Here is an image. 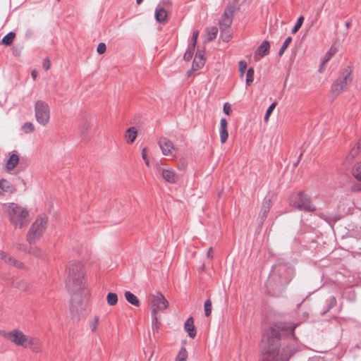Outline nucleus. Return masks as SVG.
I'll return each mask as SVG.
<instances>
[{"mask_svg":"<svg viewBox=\"0 0 361 361\" xmlns=\"http://www.w3.org/2000/svg\"><path fill=\"white\" fill-rule=\"evenodd\" d=\"M296 326V324L283 322L271 326L262 338L261 361H289L297 349L292 345L280 343L281 332L288 331L294 336Z\"/></svg>","mask_w":361,"mask_h":361,"instance_id":"1","label":"nucleus"},{"mask_svg":"<svg viewBox=\"0 0 361 361\" xmlns=\"http://www.w3.org/2000/svg\"><path fill=\"white\" fill-rule=\"evenodd\" d=\"M66 286L73 293L71 311L73 315L78 314L86 307L87 292L83 265L81 262H71L66 270Z\"/></svg>","mask_w":361,"mask_h":361,"instance_id":"2","label":"nucleus"},{"mask_svg":"<svg viewBox=\"0 0 361 361\" xmlns=\"http://www.w3.org/2000/svg\"><path fill=\"white\" fill-rule=\"evenodd\" d=\"M0 336L13 343L15 346L30 348L35 353L42 351V345L39 339L26 335L19 329H13L8 331H0Z\"/></svg>","mask_w":361,"mask_h":361,"instance_id":"3","label":"nucleus"},{"mask_svg":"<svg viewBox=\"0 0 361 361\" xmlns=\"http://www.w3.org/2000/svg\"><path fill=\"white\" fill-rule=\"evenodd\" d=\"M3 210L15 229H21L28 225L30 211L25 207L15 202H8L3 204Z\"/></svg>","mask_w":361,"mask_h":361,"instance_id":"4","label":"nucleus"},{"mask_svg":"<svg viewBox=\"0 0 361 361\" xmlns=\"http://www.w3.org/2000/svg\"><path fill=\"white\" fill-rule=\"evenodd\" d=\"M48 218L45 215L39 216L32 223L27 234V241L35 243L42 236L47 229Z\"/></svg>","mask_w":361,"mask_h":361,"instance_id":"5","label":"nucleus"},{"mask_svg":"<svg viewBox=\"0 0 361 361\" xmlns=\"http://www.w3.org/2000/svg\"><path fill=\"white\" fill-rule=\"evenodd\" d=\"M169 307V302L165 298L164 295L160 292H156L154 294L151 295L150 307L152 311V325L158 326V317L157 312L159 311H164Z\"/></svg>","mask_w":361,"mask_h":361,"instance_id":"6","label":"nucleus"},{"mask_svg":"<svg viewBox=\"0 0 361 361\" xmlns=\"http://www.w3.org/2000/svg\"><path fill=\"white\" fill-rule=\"evenodd\" d=\"M290 204L292 207L305 212H314L316 210L310 197L302 192L293 194L290 198Z\"/></svg>","mask_w":361,"mask_h":361,"instance_id":"7","label":"nucleus"},{"mask_svg":"<svg viewBox=\"0 0 361 361\" xmlns=\"http://www.w3.org/2000/svg\"><path fill=\"white\" fill-rule=\"evenodd\" d=\"M352 80V71L350 67H346L342 71L340 77L332 84L331 87V93L335 97L338 96L347 85L351 83Z\"/></svg>","mask_w":361,"mask_h":361,"instance_id":"8","label":"nucleus"},{"mask_svg":"<svg viewBox=\"0 0 361 361\" xmlns=\"http://www.w3.org/2000/svg\"><path fill=\"white\" fill-rule=\"evenodd\" d=\"M158 144L164 156L172 157L173 158L176 157L178 149L169 138L166 137H160Z\"/></svg>","mask_w":361,"mask_h":361,"instance_id":"9","label":"nucleus"},{"mask_svg":"<svg viewBox=\"0 0 361 361\" xmlns=\"http://www.w3.org/2000/svg\"><path fill=\"white\" fill-rule=\"evenodd\" d=\"M162 178L169 183H176L178 179V175L171 167L161 169L159 170Z\"/></svg>","mask_w":361,"mask_h":361,"instance_id":"10","label":"nucleus"},{"mask_svg":"<svg viewBox=\"0 0 361 361\" xmlns=\"http://www.w3.org/2000/svg\"><path fill=\"white\" fill-rule=\"evenodd\" d=\"M233 18V11L231 9H226L219 20L220 29H230Z\"/></svg>","mask_w":361,"mask_h":361,"instance_id":"11","label":"nucleus"},{"mask_svg":"<svg viewBox=\"0 0 361 361\" xmlns=\"http://www.w3.org/2000/svg\"><path fill=\"white\" fill-rule=\"evenodd\" d=\"M16 191L15 187L7 180L0 179V195L5 193H13Z\"/></svg>","mask_w":361,"mask_h":361,"instance_id":"12","label":"nucleus"},{"mask_svg":"<svg viewBox=\"0 0 361 361\" xmlns=\"http://www.w3.org/2000/svg\"><path fill=\"white\" fill-rule=\"evenodd\" d=\"M227 126H228V123H227L226 119L224 118H221V121H220L219 134H220L221 142L222 144L226 142V141L228 137V131H227Z\"/></svg>","mask_w":361,"mask_h":361,"instance_id":"13","label":"nucleus"},{"mask_svg":"<svg viewBox=\"0 0 361 361\" xmlns=\"http://www.w3.org/2000/svg\"><path fill=\"white\" fill-rule=\"evenodd\" d=\"M270 44L268 41H264L261 45L257 48L255 57L257 58L259 56V58H262L267 55L269 52Z\"/></svg>","mask_w":361,"mask_h":361,"instance_id":"14","label":"nucleus"},{"mask_svg":"<svg viewBox=\"0 0 361 361\" xmlns=\"http://www.w3.org/2000/svg\"><path fill=\"white\" fill-rule=\"evenodd\" d=\"M271 200H266L262 206L261 212L259 216V221L262 223L265 219L267 218V213L271 209Z\"/></svg>","mask_w":361,"mask_h":361,"instance_id":"15","label":"nucleus"},{"mask_svg":"<svg viewBox=\"0 0 361 361\" xmlns=\"http://www.w3.org/2000/svg\"><path fill=\"white\" fill-rule=\"evenodd\" d=\"M19 163V157L16 154H12L6 163V169L8 171H12Z\"/></svg>","mask_w":361,"mask_h":361,"instance_id":"16","label":"nucleus"},{"mask_svg":"<svg viewBox=\"0 0 361 361\" xmlns=\"http://www.w3.org/2000/svg\"><path fill=\"white\" fill-rule=\"evenodd\" d=\"M184 327L190 337L194 338L196 336V330L192 317H190L186 320Z\"/></svg>","mask_w":361,"mask_h":361,"instance_id":"17","label":"nucleus"},{"mask_svg":"<svg viewBox=\"0 0 361 361\" xmlns=\"http://www.w3.org/2000/svg\"><path fill=\"white\" fill-rule=\"evenodd\" d=\"M204 59L203 57V54H202L201 52L197 53L192 62V69L194 71L200 69L202 67L204 66Z\"/></svg>","mask_w":361,"mask_h":361,"instance_id":"18","label":"nucleus"},{"mask_svg":"<svg viewBox=\"0 0 361 361\" xmlns=\"http://www.w3.org/2000/svg\"><path fill=\"white\" fill-rule=\"evenodd\" d=\"M137 135V131L136 130L135 127H131L127 129V130L125 133L124 137L126 140V142L129 144L133 143Z\"/></svg>","mask_w":361,"mask_h":361,"instance_id":"19","label":"nucleus"},{"mask_svg":"<svg viewBox=\"0 0 361 361\" xmlns=\"http://www.w3.org/2000/svg\"><path fill=\"white\" fill-rule=\"evenodd\" d=\"M167 12L164 8H157L155 11V18L157 21L164 23L167 20Z\"/></svg>","mask_w":361,"mask_h":361,"instance_id":"20","label":"nucleus"},{"mask_svg":"<svg viewBox=\"0 0 361 361\" xmlns=\"http://www.w3.org/2000/svg\"><path fill=\"white\" fill-rule=\"evenodd\" d=\"M35 113H49V105L44 101L39 100L35 103Z\"/></svg>","mask_w":361,"mask_h":361,"instance_id":"21","label":"nucleus"},{"mask_svg":"<svg viewBox=\"0 0 361 361\" xmlns=\"http://www.w3.org/2000/svg\"><path fill=\"white\" fill-rule=\"evenodd\" d=\"M126 300L131 305L138 307L140 305V300L136 295L130 291H126L124 293Z\"/></svg>","mask_w":361,"mask_h":361,"instance_id":"22","label":"nucleus"},{"mask_svg":"<svg viewBox=\"0 0 361 361\" xmlns=\"http://www.w3.org/2000/svg\"><path fill=\"white\" fill-rule=\"evenodd\" d=\"M4 262L9 265H11L18 269H23L25 267V265L23 262L18 261L8 255H7L6 258H5Z\"/></svg>","mask_w":361,"mask_h":361,"instance_id":"23","label":"nucleus"},{"mask_svg":"<svg viewBox=\"0 0 361 361\" xmlns=\"http://www.w3.org/2000/svg\"><path fill=\"white\" fill-rule=\"evenodd\" d=\"M15 37L16 33L13 32H10L2 38L1 44L9 46L13 43Z\"/></svg>","mask_w":361,"mask_h":361,"instance_id":"24","label":"nucleus"},{"mask_svg":"<svg viewBox=\"0 0 361 361\" xmlns=\"http://www.w3.org/2000/svg\"><path fill=\"white\" fill-rule=\"evenodd\" d=\"M37 123L42 126H46L50 120L49 114H35Z\"/></svg>","mask_w":361,"mask_h":361,"instance_id":"25","label":"nucleus"},{"mask_svg":"<svg viewBox=\"0 0 361 361\" xmlns=\"http://www.w3.org/2000/svg\"><path fill=\"white\" fill-rule=\"evenodd\" d=\"M208 40L212 42L216 38L218 34V28L215 26L207 28Z\"/></svg>","mask_w":361,"mask_h":361,"instance_id":"26","label":"nucleus"},{"mask_svg":"<svg viewBox=\"0 0 361 361\" xmlns=\"http://www.w3.org/2000/svg\"><path fill=\"white\" fill-rule=\"evenodd\" d=\"M188 358V352H187V350L185 347H182L176 359H175V361H186Z\"/></svg>","mask_w":361,"mask_h":361,"instance_id":"27","label":"nucleus"},{"mask_svg":"<svg viewBox=\"0 0 361 361\" xmlns=\"http://www.w3.org/2000/svg\"><path fill=\"white\" fill-rule=\"evenodd\" d=\"M254 68L252 67H250L248 68L247 73H246V85L247 86H250L253 80H254Z\"/></svg>","mask_w":361,"mask_h":361,"instance_id":"28","label":"nucleus"},{"mask_svg":"<svg viewBox=\"0 0 361 361\" xmlns=\"http://www.w3.org/2000/svg\"><path fill=\"white\" fill-rule=\"evenodd\" d=\"M106 300L109 305H116L118 302V296L114 293H109L106 296Z\"/></svg>","mask_w":361,"mask_h":361,"instance_id":"29","label":"nucleus"},{"mask_svg":"<svg viewBox=\"0 0 361 361\" xmlns=\"http://www.w3.org/2000/svg\"><path fill=\"white\" fill-rule=\"evenodd\" d=\"M221 38L224 42H228L231 39V32L230 29H220Z\"/></svg>","mask_w":361,"mask_h":361,"instance_id":"30","label":"nucleus"},{"mask_svg":"<svg viewBox=\"0 0 361 361\" xmlns=\"http://www.w3.org/2000/svg\"><path fill=\"white\" fill-rule=\"evenodd\" d=\"M188 160L185 157H181L178 159L177 163V169L180 171H184L187 168Z\"/></svg>","mask_w":361,"mask_h":361,"instance_id":"31","label":"nucleus"},{"mask_svg":"<svg viewBox=\"0 0 361 361\" xmlns=\"http://www.w3.org/2000/svg\"><path fill=\"white\" fill-rule=\"evenodd\" d=\"M335 53H336V49H333V48L331 47L325 54L321 65L323 66L326 63H327L331 59V57L335 54Z\"/></svg>","mask_w":361,"mask_h":361,"instance_id":"32","label":"nucleus"},{"mask_svg":"<svg viewBox=\"0 0 361 361\" xmlns=\"http://www.w3.org/2000/svg\"><path fill=\"white\" fill-rule=\"evenodd\" d=\"M304 19L305 18L302 16H300L298 18V20H297L295 26L293 27V28L291 30L292 34H295L299 30V29L301 27V26L304 22Z\"/></svg>","mask_w":361,"mask_h":361,"instance_id":"33","label":"nucleus"},{"mask_svg":"<svg viewBox=\"0 0 361 361\" xmlns=\"http://www.w3.org/2000/svg\"><path fill=\"white\" fill-rule=\"evenodd\" d=\"M204 314L206 317H209L212 314V302L207 300L204 305Z\"/></svg>","mask_w":361,"mask_h":361,"instance_id":"34","label":"nucleus"},{"mask_svg":"<svg viewBox=\"0 0 361 361\" xmlns=\"http://www.w3.org/2000/svg\"><path fill=\"white\" fill-rule=\"evenodd\" d=\"M194 51L195 48H193L192 46H190L183 56L184 60L190 61L193 56Z\"/></svg>","mask_w":361,"mask_h":361,"instance_id":"35","label":"nucleus"},{"mask_svg":"<svg viewBox=\"0 0 361 361\" xmlns=\"http://www.w3.org/2000/svg\"><path fill=\"white\" fill-rule=\"evenodd\" d=\"M25 133H30L35 130V127L31 122H26L22 127Z\"/></svg>","mask_w":361,"mask_h":361,"instance_id":"36","label":"nucleus"},{"mask_svg":"<svg viewBox=\"0 0 361 361\" xmlns=\"http://www.w3.org/2000/svg\"><path fill=\"white\" fill-rule=\"evenodd\" d=\"M353 174L357 180H361V162L356 165Z\"/></svg>","mask_w":361,"mask_h":361,"instance_id":"37","label":"nucleus"},{"mask_svg":"<svg viewBox=\"0 0 361 361\" xmlns=\"http://www.w3.org/2000/svg\"><path fill=\"white\" fill-rule=\"evenodd\" d=\"M247 69V63L244 61H239V71L240 76L243 77Z\"/></svg>","mask_w":361,"mask_h":361,"instance_id":"38","label":"nucleus"},{"mask_svg":"<svg viewBox=\"0 0 361 361\" xmlns=\"http://www.w3.org/2000/svg\"><path fill=\"white\" fill-rule=\"evenodd\" d=\"M29 252L39 257H43L42 250L37 247L32 248Z\"/></svg>","mask_w":361,"mask_h":361,"instance_id":"39","label":"nucleus"},{"mask_svg":"<svg viewBox=\"0 0 361 361\" xmlns=\"http://www.w3.org/2000/svg\"><path fill=\"white\" fill-rule=\"evenodd\" d=\"M106 46L105 43L101 42L98 44L97 51L99 54H102L106 51Z\"/></svg>","mask_w":361,"mask_h":361,"instance_id":"40","label":"nucleus"},{"mask_svg":"<svg viewBox=\"0 0 361 361\" xmlns=\"http://www.w3.org/2000/svg\"><path fill=\"white\" fill-rule=\"evenodd\" d=\"M199 32L197 30L194 31L192 37V42L190 46L193 47V48H195V45L197 41Z\"/></svg>","mask_w":361,"mask_h":361,"instance_id":"41","label":"nucleus"},{"mask_svg":"<svg viewBox=\"0 0 361 361\" xmlns=\"http://www.w3.org/2000/svg\"><path fill=\"white\" fill-rule=\"evenodd\" d=\"M142 159H144L145 162V164L147 166H149V159L147 158V149L146 148H143L142 150Z\"/></svg>","mask_w":361,"mask_h":361,"instance_id":"42","label":"nucleus"},{"mask_svg":"<svg viewBox=\"0 0 361 361\" xmlns=\"http://www.w3.org/2000/svg\"><path fill=\"white\" fill-rule=\"evenodd\" d=\"M99 320V319L98 317H94V319L91 324V329L92 331H95L97 330Z\"/></svg>","mask_w":361,"mask_h":361,"instance_id":"43","label":"nucleus"},{"mask_svg":"<svg viewBox=\"0 0 361 361\" xmlns=\"http://www.w3.org/2000/svg\"><path fill=\"white\" fill-rule=\"evenodd\" d=\"M359 152H360V150H359L358 149H357L356 147H353V148L350 150V153H349V156H350L352 159H353V158H355V157H357V156L358 155Z\"/></svg>","mask_w":361,"mask_h":361,"instance_id":"44","label":"nucleus"},{"mask_svg":"<svg viewBox=\"0 0 361 361\" xmlns=\"http://www.w3.org/2000/svg\"><path fill=\"white\" fill-rule=\"evenodd\" d=\"M51 67V62L49 59H45L43 61V68L44 70L48 71Z\"/></svg>","mask_w":361,"mask_h":361,"instance_id":"45","label":"nucleus"},{"mask_svg":"<svg viewBox=\"0 0 361 361\" xmlns=\"http://www.w3.org/2000/svg\"><path fill=\"white\" fill-rule=\"evenodd\" d=\"M223 111L224 113H230L231 111V105L228 102H226L224 104Z\"/></svg>","mask_w":361,"mask_h":361,"instance_id":"46","label":"nucleus"},{"mask_svg":"<svg viewBox=\"0 0 361 361\" xmlns=\"http://www.w3.org/2000/svg\"><path fill=\"white\" fill-rule=\"evenodd\" d=\"M292 42V37H288L285 41L283 42L282 46L284 47V48H288V47L289 46V44L291 43Z\"/></svg>","mask_w":361,"mask_h":361,"instance_id":"47","label":"nucleus"},{"mask_svg":"<svg viewBox=\"0 0 361 361\" xmlns=\"http://www.w3.org/2000/svg\"><path fill=\"white\" fill-rule=\"evenodd\" d=\"M276 102L272 103V104L269 106V108L267 109V111H266V112H265V113H272V111H274V108L276 107Z\"/></svg>","mask_w":361,"mask_h":361,"instance_id":"48","label":"nucleus"},{"mask_svg":"<svg viewBox=\"0 0 361 361\" xmlns=\"http://www.w3.org/2000/svg\"><path fill=\"white\" fill-rule=\"evenodd\" d=\"M207 256L208 258L209 259H212L213 258V250L212 247H210L208 251H207Z\"/></svg>","mask_w":361,"mask_h":361,"instance_id":"49","label":"nucleus"},{"mask_svg":"<svg viewBox=\"0 0 361 361\" xmlns=\"http://www.w3.org/2000/svg\"><path fill=\"white\" fill-rule=\"evenodd\" d=\"M7 253H6L5 252L2 251V250H0V259H5V258H6L7 257Z\"/></svg>","mask_w":361,"mask_h":361,"instance_id":"50","label":"nucleus"},{"mask_svg":"<svg viewBox=\"0 0 361 361\" xmlns=\"http://www.w3.org/2000/svg\"><path fill=\"white\" fill-rule=\"evenodd\" d=\"M286 48H284L283 46H281V49H279V56H281L284 51H286Z\"/></svg>","mask_w":361,"mask_h":361,"instance_id":"51","label":"nucleus"},{"mask_svg":"<svg viewBox=\"0 0 361 361\" xmlns=\"http://www.w3.org/2000/svg\"><path fill=\"white\" fill-rule=\"evenodd\" d=\"M31 75H32V78L34 80H36V78H37V71L34 70L32 71L31 73Z\"/></svg>","mask_w":361,"mask_h":361,"instance_id":"52","label":"nucleus"},{"mask_svg":"<svg viewBox=\"0 0 361 361\" xmlns=\"http://www.w3.org/2000/svg\"><path fill=\"white\" fill-rule=\"evenodd\" d=\"M354 147H356L357 149H358L359 150L361 149V140H360L357 143L356 145H355Z\"/></svg>","mask_w":361,"mask_h":361,"instance_id":"53","label":"nucleus"},{"mask_svg":"<svg viewBox=\"0 0 361 361\" xmlns=\"http://www.w3.org/2000/svg\"><path fill=\"white\" fill-rule=\"evenodd\" d=\"M269 116H270V114H265L264 118V122L267 123L269 121Z\"/></svg>","mask_w":361,"mask_h":361,"instance_id":"54","label":"nucleus"},{"mask_svg":"<svg viewBox=\"0 0 361 361\" xmlns=\"http://www.w3.org/2000/svg\"><path fill=\"white\" fill-rule=\"evenodd\" d=\"M345 25L347 28H349L351 25V23L349 21L345 22Z\"/></svg>","mask_w":361,"mask_h":361,"instance_id":"55","label":"nucleus"},{"mask_svg":"<svg viewBox=\"0 0 361 361\" xmlns=\"http://www.w3.org/2000/svg\"><path fill=\"white\" fill-rule=\"evenodd\" d=\"M143 0H136L137 4H140Z\"/></svg>","mask_w":361,"mask_h":361,"instance_id":"56","label":"nucleus"}]
</instances>
